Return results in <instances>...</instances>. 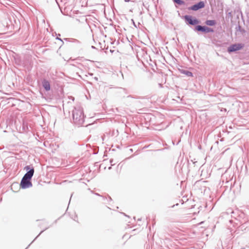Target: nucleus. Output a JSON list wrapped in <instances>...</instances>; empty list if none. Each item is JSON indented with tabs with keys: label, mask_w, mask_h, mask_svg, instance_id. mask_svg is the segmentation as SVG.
I'll list each match as a JSON object with an SVG mask.
<instances>
[{
	"label": "nucleus",
	"mask_w": 249,
	"mask_h": 249,
	"mask_svg": "<svg viewBox=\"0 0 249 249\" xmlns=\"http://www.w3.org/2000/svg\"><path fill=\"white\" fill-rule=\"evenodd\" d=\"M184 18L190 24L195 25L199 23V21L196 18H193L190 16H185Z\"/></svg>",
	"instance_id": "nucleus-5"
},
{
	"label": "nucleus",
	"mask_w": 249,
	"mask_h": 249,
	"mask_svg": "<svg viewBox=\"0 0 249 249\" xmlns=\"http://www.w3.org/2000/svg\"><path fill=\"white\" fill-rule=\"evenodd\" d=\"M34 173V169L33 168L30 169L25 175L24 176L23 178L27 180H31Z\"/></svg>",
	"instance_id": "nucleus-7"
},
{
	"label": "nucleus",
	"mask_w": 249,
	"mask_h": 249,
	"mask_svg": "<svg viewBox=\"0 0 249 249\" xmlns=\"http://www.w3.org/2000/svg\"><path fill=\"white\" fill-rule=\"evenodd\" d=\"M20 186L22 188L25 189L31 187L32 186V183L30 180H27L22 178Z\"/></svg>",
	"instance_id": "nucleus-2"
},
{
	"label": "nucleus",
	"mask_w": 249,
	"mask_h": 249,
	"mask_svg": "<svg viewBox=\"0 0 249 249\" xmlns=\"http://www.w3.org/2000/svg\"><path fill=\"white\" fill-rule=\"evenodd\" d=\"M185 74H186L187 76H193V74H192V73L191 72H190V71H186V72H185Z\"/></svg>",
	"instance_id": "nucleus-11"
},
{
	"label": "nucleus",
	"mask_w": 249,
	"mask_h": 249,
	"mask_svg": "<svg viewBox=\"0 0 249 249\" xmlns=\"http://www.w3.org/2000/svg\"><path fill=\"white\" fill-rule=\"evenodd\" d=\"M42 85H43V87H44V88L47 91H48L50 89V83L48 81H47L46 80H43L42 82Z\"/></svg>",
	"instance_id": "nucleus-8"
},
{
	"label": "nucleus",
	"mask_w": 249,
	"mask_h": 249,
	"mask_svg": "<svg viewBox=\"0 0 249 249\" xmlns=\"http://www.w3.org/2000/svg\"><path fill=\"white\" fill-rule=\"evenodd\" d=\"M26 171H28L30 169V167L29 166H26L24 168Z\"/></svg>",
	"instance_id": "nucleus-12"
},
{
	"label": "nucleus",
	"mask_w": 249,
	"mask_h": 249,
	"mask_svg": "<svg viewBox=\"0 0 249 249\" xmlns=\"http://www.w3.org/2000/svg\"><path fill=\"white\" fill-rule=\"evenodd\" d=\"M196 30L198 31H201L205 33H209V32H213V30L209 27L206 26H201L200 25H198L196 27Z\"/></svg>",
	"instance_id": "nucleus-4"
},
{
	"label": "nucleus",
	"mask_w": 249,
	"mask_h": 249,
	"mask_svg": "<svg viewBox=\"0 0 249 249\" xmlns=\"http://www.w3.org/2000/svg\"><path fill=\"white\" fill-rule=\"evenodd\" d=\"M73 118L76 122L80 123L84 121V113L81 110H75L73 112Z\"/></svg>",
	"instance_id": "nucleus-1"
},
{
	"label": "nucleus",
	"mask_w": 249,
	"mask_h": 249,
	"mask_svg": "<svg viewBox=\"0 0 249 249\" xmlns=\"http://www.w3.org/2000/svg\"><path fill=\"white\" fill-rule=\"evenodd\" d=\"M206 24L209 26H213L215 24V21L213 20H208L206 21Z\"/></svg>",
	"instance_id": "nucleus-9"
},
{
	"label": "nucleus",
	"mask_w": 249,
	"mask_h": 249,
	"mask_svg": "<svg viewBox=\"0 0 249 249\" xmlns=\"http://www.w3.org/2000/svg\"><path fill=\"white\" fill-rule=\"evenodd\" d=\"M243 47V45L241 44H233L230 46L228 49V51L229 52H232L236 51H238L242 49Z\"/></svg>",
	"instance_id": "nucleus-3"
},
{
	"label": "nucleus",
	"mask_w": 249,
	"mask_h": 249,
	"mask_svg": "<svg viewBox=\"0 0 249 249\" xmlns=\"http://www.w3.org/2000/svg\"><path fill=\"white\" fill-rule=\"evenodd\" d=\"M204 7V3L202 1H200L196 4H195L191 7H189L188 9L189 10H192L194 11H196L200 8H202Z\"/></svg>",
	"instance_id": "nucleus-6"
},
{
	"label": "nucleus",
	"mask_w": 249,
	"mask_h": 249,
	"mask_svg": "<svg viewBox=\"0 0 249 249\" xmlns=\"http://www.w3.org/2000/svg\"><path fill=\"white\" fill-rule=\"evenodd\" d=\"M174 1L176 3L178 4H180V5L183 4L184 3V1L181 0H174Z\"/></svg>",
	"instance_id": "nucleus-10"
},
{
	"label": "nucleus",
	"mask_w": 249,
	"mask_h": 249,
	"mask_svg": "<svg viewBox=\"0 0 249 249\" xmlns=\"http://www.w3.org/2000/svg\"><path fill=\"white\" fill-rule=\"evenodd\" d=\"M245 249V248H242V249Z\"/></svg>",
	"instance_id": "nucleus-13"
}]
</instances>
